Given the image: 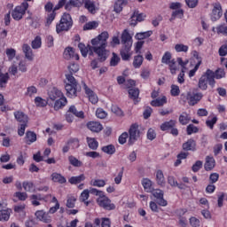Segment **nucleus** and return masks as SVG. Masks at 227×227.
<instances>
[{"instance_id":"f257e3e1","label":"nucleus","mask_w":227,"mask_h":227,"mask_svg":"<svg viewBox=\"0 0 227 227\" xmlns=\"http://www.w3.org/2000/svg\"><path fill=\"white\" fill-rule=\"evenodd\" d=\"M107 40H109V33L104 31L95 38L91 39V45L79 43L78 49L83 58L93 56L96 54L100 63H104L109 58V50H107Z\"/></svg>"},{"instance_id":"f03ea898","label":"nucleus","mask_w":227,"mask_h":227,"mask_svg":"<svg viewBox=\"0 0 227 227\" xmlns=\"http://www.w3.org/2000/svg\"><path fill=\"white\" fill-rule=\"evenodd\" d=\"M69 74H66V79L67 82H66L65 90L67 91V97L69 98H75L77 97L78 91H81V85H79V82L74 77V74H77L79 72V65L75 63H71L68 66Z\"/></svg>"},{"instance_id":"7ed1b4c3","label":"nucleus","mask_w":227,"mask_h":227,"mask_svg":"<svg viewBox=\"0 0 227 227\" xmlns=\"http://www.w3.org/2000/svg\"><path fill=\"white\" fill-rule=\"evenodd\" d=\"M121 43L122 48L120 51L121 58L122 61H129L130 59V51L132 50V35L129 32V29H124L121 35Z\"/></svg>"},{"instance_id":"20e7f679","label":"nucleus","mask_w":227,"mask_h":227,"mask_svg":"<svg viewBox=\"0 0 227 227\" xmlns=\"http://www.w3.org/2000/svg\"><path fill=\"white\" fill-rule=\"evenodd\" d=\"M48 96L50 100L55 102L53 106L54 111H59V109H63V107L68 104V100L67 99V97H65V94L57 88H53L48 93Z\"/></svg>"},{"instance_id":"39448f33","label":"nucleus","mask_w":227,"mask_h":227,"mask_svg":"<svg viewBox=\"0 0 227 227\" xmlns=\"http://www.w3.org/2000/svg\"><path fill=\"white\" fill-rule=\"evenodd\" d=\"M208 85L211 88L215 87V80H214V76L210 72V69H207L199 79L198 88L201 90V91H207L208 90Z\"/></svg>"},{"instance_id":"423d86ee","label":"nucleus","mask_w":227,"mask_h":227,"mask_svg":"<svg viewBox=\"0 0 227 227\" xmlns=\"http://www.w3.org/2000/svg\"><path fill=\"white\" fill-rule=\"evenodd\" d=\"M72 26H74V20H72V16L70 13L65 12L56 25V32L58 35L60 33H65L67 31H70L72 29Z\"/></svg>"},{"instance_id":"0eeeda50","label":"nucleus","mask_w":227,"mask_h":227,"mask_svg":"<svg viewBox=\"0 0 227 227\" xmlns=\"http://www.w3.org/2000/svg\"><path fill=\"white\" fill-rule=\"evenodd\" d=\"M29 8L28 3H21L20 5H18L12 10V17L14 20H22L23 17L26 15V12Z\"/></svg>"},{"instance_id":"6e6552de","label":"nucleus","mask_w":227,"mask_h":227,"mask_svg":"<svg viewBox=\"0 0 227 227\" xmlns=\"http://www.w3.org/2000/svg\"><path fill=\"white\" fill-rule=\"evenodd\" d=\"M181 98L184 100V102L187 100L189 106H196V104H198V102L203 98V94L201 92L192 93L189 91L187 92L186 96L185 94H182Z\"/></svg>"},{"instance_id":"1a4fd4ad","label":"nucleus","mask_w":227,"mask_h":227,"mask_svg":"<svg viewBox=\"0 0 227 227\" xmlns=\"http://www.w3.org/2000/svg\"><path fill=\"white\" fill-rule=\"evenodd\" d=\"M97 203L98 207L104 208V210H114L116 206L113 203L109 198L106 195L100 196L97 199Z\"/></svg>"},{"instance_id":"9d476101","label":"nucleus","mask_w":227,"mask_h":227,"mask_svg":"<svg viewBox=\"0 0 227 227\" xmlns=\"http://www.w3.org/2000/svg\"><path fill=\"white\" fill-rule=\"evenodd\" d=\"M139 134H140L139 125H137V123L131 124L129 129V136L128 145H129V146H132V145H134V143L137 141V138L139 137Z\"/></svg>"},{"instance_id":"9b49d317","label":"nucleus","mask_w":227,"mask_h":227,"mask_svg":"<svg viewBox=\"0 0 227 227\" xmlns=\"http://www.w3.org/2000/svg\"><path fill=\"white\" fill-rule=\"evenodd\" d=\"M210 17L212 22H217V20L223 17V6H221V3L217 2L213 4V10Z\"/></svg>"},{"instance_id":"f8f14e48","label":"nucleus","mask_w":227,"mask_h":227,"mask_svg":"<svg viewBox=\"0 0 227 227\" xmlns=\"http://www.w3.org/2000/svg\"><path fill=\"white\" fill-rule=\"evenodd\" d=\"M152 194L156 198L157 205L160 207H168V200L164 199V192L162 190H153Z\"/></svg>"},{"instance_id":"ddd939ff","label":"nucleus","mask_w":227,"mask_h":227,"mask_svg":"<svg viewBox=\"0 0 227 227\" xmlns=\"http://www.w3.org/2000/svg\"><path fill=\"white\" fill-rule=\"evenodd\" d=\"M83 90L85 91V94L87 95L89 100L92 104H98V96L96 95V93L88 87L86 82H82Z\"/></svg>"},{"instance_id":"4468645a","label":"nucleus","mask_w":227,"mask_h":227,"mask_svg":"<svg viewBox=\"0 0 227 227\" xmlns=\"http://www.w3.org/2000/svg\"><path fill=\"white\" fill-rule=\"evenodd\" d=\"M65 59H74L79 61V54L75 53V50L72 47H67L63 53Z\"/></svg>"},{"instance_id":"2eb2a0df","label":"nucleus","mask_w":227,"mask_h":227,"mask_svg":"<svg viewBox=\"0 0 227 227\" xmlns=\"http://www.w3.org/2000/svg\"><path fill=\"white\" fill-rule=\"evenodd\" d=\"M127 4H129V0H114V12L115 13H121Z\"/></svg>"},{"instance_id":"dca6fc26","label":"nucleus","mask_w":227,"mask_h":227,"mask_svg":"<svg viewBox=\"0 0 227 227\" xmlns=\"http://www.w3.org/2000/svg\"><path fill=\"white\" fill-rule=\"evenodd\" d=\"M87 129H89V130H90L91 132H96L97 134H98V132H102L104 127L98 121H89L87 123Z\"/></svg>"},{"instance_id":"f3484780","label":"nucleus","mask_w":227,"mask_h":227,"mask_svg":"<svg viewBox=\"0 0 227 227\" xmlns=\"http://www.w3.org/2000/svg\"><path fill=\"white\" fill-rule=\"evenodd\" d=\"M183 150L184 152H196V141L193 138L188 139L183 144Z\"/></svg>"},{"instance_id":"a211bd4d","label":"nucleus","mask_w":227,"mask_h":227,"mask_svg":"<svg viewBox=\"0 0 227 227\" xmlns=\"http://www.w3.org/2000/svg\"><path fill=\"white\" fill-rule=\"evenodd\" d=\"M35 217L42 221V223H51V216L49 215V213H46L43 210H38L35 212Z\"/></svg>"},{"instance_id":"6ab92c4d","label":"nucleus","mask_w":227,"mask_h":227,"mask_svg":"<svg viewBox=\"0 0 227 227\" xmlns=\"http://www.w3.org/2000/svg\"><path fill=\"white\" fill-rule=\"evenodd\" d=\"M22 51L25 54V57L28 61H33L35 59V55L33 54V50L31 49V46L27 43H24L22 45Z\"/></svg>"},{"instance_id":"aec40b11","label":"nucleus","mask_w":227,"mask_h":227,"mask_svg":"<svg viewBox=\"0 0 227 227\" xmlns=\"http://www.w3.org/2000/svg\"><path fill=\"white\" fill-rule=\"evenodd\" d=\"M83 4L85 10H87L89 13H91V15H95L97 13V5L95 4V2L91 0H85Z\"/></svg>"},{"instance_id":"412c9836","label":"nucleus","mask_w":227,"mask_h":227,"mask_svg":"<svg viewBox=\"0 0 227 227\" xmlns=\"http://www.w3.org/2000/svg\"><path fill=\"white\" fill-rule=\"evenodd\" d=\"M215 168V159L213 156H207L204 164L205 171H212Z\"/></svg>"},{"instance_id":"4be33fe9","label":"nucleus","mask_w":227,"mask_h":227,"mask_svg":"<svg viewBox=\"0 0 227 227\" xmlns=\"http://www.w3.org/2000/svg\"><path fill=\"white\" fill-rule=\"evenodd\" d=\"M15 120L19 121V123H27L29 121V117L22 111L14 112Z\"/></svg>"},{"instance_id":"5701e85b","label":"nucleus","mask_w":227,"mask_h":227,"mask_svg":"<svg viewBox=\"0 0 227 227\" xmlns=\"http://www.w3.org/2000/svg\"><path fill=\"white\" fill-rule=\"evenodd\" d=\"M165 104H168V98L166 96L157 98L156 99L151 101V106L153 107H162V106Z\"/></svg>"},{"instance_id":"b1692460","label":"nucleus","mask_w":227,"mask_h":227,"mask_svg":"<svg viewBox=\"0 0 227 227\" xmlns=\"http://www.w3.org/2000/svg\"><path fill=\"white\" fill-rule=\"evenodd\" d=\"M129 97L131 98V100L134 101V104H138L139 102V89L137 88H133L129 89L128 90Z\"/></svg>"},{"instance_id":"393cba45","label":"nucleus","mask_w":227,"mask_h":227,"mask_svg":"<svg viewBox=\"0 0 227 227\" xmlns=\"http://www.w3.org/2000/svg\"><path fill=\"white\" fill-rule=\"evenodd\" d=\"M173 127H176V120H169L161 123L160 129L163 132H166V130H171Z\"/></svg>"},{"instance_id":"a878e982","label":"nucleus","mask_w":227,"mask_h":227,"mask_svg":"<svg viewBox=\"0 0 227 227\" xmlns=\"http://www.w3.org/2000/svg\"><path fill=\"white\" fill-rule=\"evenodd\" d=\"M210 73L213 75V80L215 81V79H224L226 77V72L223 68H217L215 72L210 69Z\"/></svg>"},{"instance_id":"bb28decb","label":"nucleus","mask_w":227,"mask_h":227,"mask_svg":"<svg viewBox=\"0 0 227 227\" xmlns=\"http://www.w3.org/2000/svg\"><path fill=\"white\" fill-rule=\"evenodd\" d=\"M51 180L56 184H67V178L58 172H54L51 174Z\"/></svg>"},{"instance_id":"cd10ccee","label":"nucleus","mask_w":227,"mask_h":227,"mask_svg":"<svg viewBox=\"0 0 227 227\" xmlns=\"http://www.w3.org/2000/svg\"><path fill=\"white\" fill-rule=\"evenodd\" d=\"M85 180L86 176H84V174H81L80 176H71L68 179V182L71 184V185H77V184H81V182H84Z\"/></svg>"},{"instance_id":"c85d7f7f","label":"nucleus","mask_w":227,"mask_h":227,"mask_svg":"<svg viewBox=\"0 0 227 227\" xmlns=\"http://www.w3.org/2000/svg\"><path fill=\"white\" fill-rule=\"evenodd\" d=\"M142 185L145 192H153V184L152 183V180H150L149 178H144L142 180Z\"/></svg>"},{"instance_id":"c756f323","label":"nucleus","mask_w":227,"mask_h":227,"mask_svg":"<svg viewBox=\"0 0 227 227\" xmlns=\"http://www.w3.org/2000/svg\"><path fill=\"white\" fill-rule=\"evenodd\" d=\"M156 184L160 185V187H164L166 185V178L164 177V172L159 169L156 171Z\"/></svg>"},{"instance_id":"7c9ffc66","label":"nucleus","mask_w":227,"mask_h":227,"mask_svg":"<svg viewBox=\"0 0 227 227\" xmlns=\"http://www.w3.org/2000/svg\"><path fill=\"white\" fill-rule=\"evenodd\" d=\"M67 111L71 113L73 116H76V118H81L82 120L84 118V112L78 111L75 106H71Z\"/></svg>"},{"instance_id":"2f4dec72","label":"nucleus","mask_w":227,"mask_h":227,"mask_svg":"<svg viewBox=\"0 0 227 227\" xmlns=\"http://www.w3.org/2000/svg\"><path fill=\"white\" fill-rule=\"evenodd\" d=\"M25 139L27 145H33V143L36 141V133L33 131H27Z\"/></svg>"},{"instance_id":"473e14b6","label":"nucleus","mask_w":227,"mask_h":227,"mask_svg":"<svg viewBox=\"0 0 227 227\" xmlns=\"http://www.w3.org/2000/svg\"><path fill=\"white\" fill-rule=\"evenodd\" d=\"M9 80L10 75H8V73L3 74L0 69V89L6 88V84H8Z\"/></svg>"},{"instance_id":"72a5a7b5","label":"nucleus","mask_w":227,"mask_h":227,"mask_svg":"<svg viewBox=\"0 0 227 227\" xmlns=\"http://www.w3.org/2000/svg\"><path fill=\"white\" fill-rule=\"evenodd\" d=\"M189 121H191V115H189V114L183 112L180 115H179V123L181 125H187L189 123Z\"/></svg>"},{"instance_id":"f704fd0d","label":"nucleus","mask_w":227,"mask_h":227,"mask_svg":"<svg viewBox=\"0 0 227 227\" xmlns=\"http://www.w3.org/2000/svg\"><path fill=\"white\" fill-rule=\"evenodd\" d=\"M22 187L26 192H35V184L31 181H24Z\"/></svg>"},{"instance_id":"c9c22d12","label":"nucleus","mask_w":227,"mask_h":227,"mask_svg":"<svg viewBox=\"0 0 227 227\" xmlns=\"http://www.w3.org/2000/svg\"><path fill=\"white\" fill-rule=\"evenodd\" d=\"M87 145L90 150H98V141L97 139L87 137Z\"/></svg>"},{"instance_id":"e433bc0d","label":"nucleus","mask_w":227,"mask_h":227,"mask_svg":"<svg viewBox=\"0 0 227 227\" xmlns=\"http://www.w3.org/2000/svg\"><path fill=\"white\" fill-rule=\"evenodd\" d=\"M77 201V198H75L73 195H67V202L66 207L67 208H74L75 207V202Z\"/></svg>"},{"instance_id":"4c0bfd02","label":"nucleus","mask_w":227,"mask_h":227,"mask_svg":"<svg viewBox=\"0 0 227 227\" xmlns=\"http://www.w3.org/2000/svg\"><path fill=\"white\" fill-rule=\"evenodd\" d=\"M68 161L71 166H74V168H82V161L79 160L75 156L70 155L68 156Z\"/></svg>"},{"instance_id":"58836bf2","label":"nucleus","mask_w":227,"mask_h":227,"mask_svg":"<svg viewBox=\"0 0 227 227\" xmlns=\"http://www.w3.org/2000/svg\"><path fill=\"white\" fill-rule=\"evenodd\" d=\"M101 150L104 153H107V155H114L116 153V147L113 145H105Z\"/></svg>"},{"instance_id":"ea45409f","label":"nucleus","mask_w":227,"mask_h":227,"mask_svg":"<svg viewBox=\"0 0 227 227\" xmlns=\"http://www.w3.org/2000/svg\"><path fill=\"white\" fill-rule=\"evenodd\" d=\"M143 61H145V58H143V55L135 56L133 60L134 68H141V65H143Z\"/></svg>"},{"instance_id":"a19ab883","label":"nucleus","mask_w":227,"mask_h":227,"mask_svg":"<svg viewBox=\"0 0 227 227\" xmlns=\"http://www.w3.org/2000/svg\"><path fill=\"white\" fill-rule=\"evenodd\" d=\"M90 198V190L86 189L83 190V192L80 195V201L82 203H85L86 206L90 205V202H88V200Z\"/></svg>"},{"instance_id":"79ce46f5","label":"nucleus","mask_w":227,"mask_h":227,"mask_svg":"<svg viewBox=\"0 0 227 227\" xmlns=\"http://www.w3.org/2000/svg\"><path fill=\"white\" fill-rule=\"evenodd\" d=\"M153 32L152 31H146V32H140L137 33L135 35L136 40H145V38H150Z\"/></svg>"},{"instance_id":"37998d69","label":"nucleus","mask_w":227,"mask_h":227,"mask_svg":"<svg viewBox=\"0 0 227 227\" xmlns=\"http://www.w3.org/2000/svg\"><path fill=\"white\" fill-rule=\"evenodd\" d=\"M200 132V128L194 126V124H189L186 127V134L187 136H192V134H198Z\"/></svg>"},{"instance_id":"c03bdc74","label":"nucleus","mask_w":227,"mask_h":227,"mask_svg":"<svg viewBox=\"0 0 227 227\" xmlns=\"http://www.w3.org/2000/svg\"><path fill=\"white\" fill-rule=\"evenodd\" d=\"M10 214H12V209L0 210V221H9Z\"/></svg>"},{"instance_id":"a18cd8bd","label":"nucleus","mask_w":227,"mask_h":227,"mask_svg":"<svg viewBox=\"0 0 227 227\" xmlns=\"http://www.w3.org/2000/svg\"><path fill=\"white\" fill-rule=\"evenodd\" d=\"M120 61H121L120 56H118V54H116L115 52H113L112 58L110 59V67H118Z\"/></svg>"},{"instance_id":"49530a36","label":"nucleus","mask_w":227,"mask_h":227,"mask_svg":"<svg viewBox=\"0 0 227 227\" xmlns=\"http://www.w3.org/2000/svg\"><path fill=\"white\" fill-rule=\"evenodd\" d=\"M98 27V22L89 21L83 26V31H90L91 29H97Z\"/></svg>"},{"instance_id":"de8ad7c7","label":"nucleus","mask_w":227,"mask_h":227,"mask_svg":"<svg viewBox=\"0 0 227 227\" xmlns=\"http://www.w3.org/2000/svg\"><path fill=\"white\" fill-rule=\"evenodd\" d=\"M217 35H223V36H227V25L226 23L220 24L216 27Z\"/></svg>"},{"instance_id":"09e8293b","label":"nucleus","mask_w":227,"mask_h":227,"mask_svg":"<svg viewBox=\"0 0 227 227\" xmlns=\"http://www.w3.org/2000/svg\"><path fill=\"white\" fill-rule=\"evenodd\" d=\"M32 49H40L42 47V37L36 35L31 43Z\"/></svg>"},{"instance_id":"8fccbe9b","label":"nucleus","mask_w":227,"mask_h":227,"mask_svg":"<svg viewBox=\"0 0 227 227\" xmlns=\"http://www.w3.org/2000/svg\"><path fill=\"white\" fill-rule=\"evenodd\" d=\"M67 145L73 149V150H77L81 145L79 144V139L77 138H70L67 141Z\"/></svg>"},{"instance_id":"3c124183","label":"nucleus","mask_w":227,"mask_h":227,"mask_svg":"<svg viewBox=\"0 0 227 227\" xmlns=\"http://www.w3.org/2000/svg\"><path fill=\"white\" fill-rule=\"evenodd\" d=\"M217 120H219L217 116H214L212 119L207 120L206 127L210 129V130H214V126L215 125V123H217Z\"/></svg>"},{"instance_id":"603ef678","label":"nucleus","mask_w":227,"mask_h":227,"mask_svg":"<svg viewBox=\"0 0 227 227\" xmlns=\"http://www.w3.org/2000/svg\"><path fill=\"white\" fill-rule=\"evenodd\" d=\"M35 104L36 107H45L47 106V100L42 98V97H36L35 98Z\"/></svg>"},{"instance_id":"864d4df0","label":"nucleus","mask_w":227,"mask_h":227,"mask_svg":"<svg viewBox=\"0 0 227 227\" xmlns=\"http://www.w3.org/2000/svg\"><path fill=\"white\" fill-rule=\"evenodd\" d=\"M5 54L9 59V61H12L15 56H17V51L13 48H7L5 51Z\"/></svg>"},{"instance_id":"5fc2aeb1","label":"nucleus","mask_w":227,"mask_h":227,"mask_svg":"<svg viewBox=\"0 0 227 227\" xmlns=\"http://www.w3.org/2000/svg\"><path fill=\"white\" fill-rule=\"evenodd\" d=\"M170 95H171V97H179L180 96V87H178V85L172 84L170 86Z\"/></svg>"},{"instance_id":"6e6d98bb","label":"nucleus","mask_w":227,"mask_h":227,"mask_svg":"<svg viewBox=\"0 0 227 227\" xmlns=\"http://www.w3.org/2000/svg\"><path fill=\"white\" fill-rule=\"evenodd\" d=\"M167 65H168L170 74H176V70H178V67H176V60H175V59H171V61Z\"/></svg>"},{"instance_id":"4d7b16f0","label":"nucleus","mask_w":227,"mask_h":227,"mask_svg":"<svg viewBox=\"0 0 227 227\" xmlns=\"http://www.w3.org/2000/svg\"><path fill=\"white\" fill-rule=\"evenodd\" d=\"M36 93H38V89L35 86H30L27 88L25 95L26 97H33V95H36Z\"/></svg>"},{"instance_id":"13d9d810","label":"nucleus","mask_w":227,"mask_h":227,"mask_svg":"<svg viewBox=\"0 0 227 227\" xmlns=\"http://www.w3.org/2000/svg\"><path fill=\"white\" fill-rule=\"evenodd\" d=\"M90 184L93 187H106V180L104 179H95Z\"/></svg>"},{"instance_id":"bf43d9fd","label":"nucleus","mask_w":227,"mask_h":227,"mask_svg":"<svg viewBox=\"0 0 227 227\" xmlns=\"http://www.w3.org/2000/svg\"><path fill=\"white\" fill-rule=\"evenodd\" d=\"M96 116L100 120H104L105 118H107V112L102 108H98L96 110Z\"/></svg>"},{"instance_id":"052dcab7","label":"nucleus","mask_w":227,"mask_h":227,"mask_svg":"<svg viewBox=\"0 0 227 227\" xmlns=\"http://www.w3.org/2000/svg\"><path fill=\"white\" fill-rule=\"evenodd\" d=\"M175 49H176V52H188L189 46L182 44V43H177V44H176Z\"/></svg>"},{"instance_id":"680f3d73","label":"nucleus","mask_w":227,"mask_h":227,"mask_svg":"<svg viewBox=\"0 0 227 227\" xmlns=\"http://www.w3.org/2000/svg\"><path fill=\"white\" fill-rule=\"evenodd\" d=\"M176 17H179V19H182V17H184V10L177 9V10L174 11L172 12L170 20H175V19H176Z\"/></svg>"},{"instance_id":"e2e57ef3","label":"nucleus","mask_w":227,"mask_h":227,"mask_svg":"<svg viewBox=\"0 0 227 227\" xmlns=\"http://www.w3.org/2000/svg\"><path fill=\"white\" fill-rule=\"evenodd\" d=\"M171 52L166 51L161 58V63H163L164 65H168L171 61Z\"/></svg>"},{"instance_id":"0e129e2a","label":"nucleus","mask_w":227,"mask_h":227,"mask_svg":"<svg viewBox=\"0 0 227 227\" xmlns=\"http://www.w3.org/2000/svg\"><path fill=\"white\" fill-rule=\"evenodd\" d=\"M14 197L18 198L20 201H26L27 200V193L22 192H16Z\"/></svg>"},{"instance_id":"69168bd1","label":"nucleus","mask_w":227,"mask_h":227,"mask_svg":"<svg viewBox=\"0 0 227 227\" xmlns=\"http://www.w3.org/2000/svg\"><path fill=\"white\" fill-rule=\"evenodd\" d=\"M31 203L34 207H39L40 205V195L33 194L30 196Z\"/></svg>"},{"instance_id":"338daca9","label":"nucleus","mask_w":227,"mask_h":227,"mask_svg":"<svg viewBox=\"0 0 227 227\" xmlns=\"http://www.w3.org/2000/svg\"><path fill=\"white\" fill-rule=\"evenodd\" d=\"M218 54L222 58L227 55V41L219 48Z\"/></svg>"},{"instance_id":"774afa93","label":"nucleus","mask_w":227,"mask_h":227,"mask_svg":"<svg viewBox=\"0 0 227 227\" xmlns=\"http://www.w3.org/2000/svg\"><path fill=\"white\" fill-rule=\"evenodd\" d=\"M190 224L192 227H200V219L196 218L195 216H192L190 218Z\"/></svg>"}]
</instances>
